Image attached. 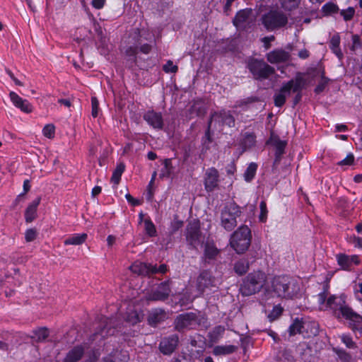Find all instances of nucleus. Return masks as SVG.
<instances>
[{"instance_id":"1","label":"nucleus","mask_w":362,"mask_h":362,"mask_svg":"<svg viewBox=\"0 0 362 362\" xmlns=\"http://www.w3.org/2000/svg\"><path fill=\"white\" fill-rule=\"evenodd\" d=\"M251 239L250 229L247 226H242L231 235L230 245L237 253L242 254L249 248Z\"/></svg>"},{"instance_id":"2","label":"nucleus","mask_w":362,"mask_h":362,"mask_svg":"<svg viewBox=\"0 0 362 362\" xmlns=\"http://www.w3.org/2000/svg\"><path fill=\"white\" fill-rule=\"evenodd\" d=\"M100 353L98 350H88L86 345L73 347L66 354L63 362H77L83 358L81 362H97Z\"/></svg>"},{"instance_id":"3","label":"nucleus","mask_w":362,"mask_h":362,"mask_svg":"<svg viewBox=\"0 0 362 362\" xmlns=\"http://www.w3.org/2000/svg\"><path fill=\"white\" fill-rule=\"evenodd\" d=\"M267 279L265 274L259 271L250 274L240 288L242 293L250 296L259 291L264 287L268 290L266 286Z\"/></svg>"},{"instance_id":"4","label":"nucleus","mask_w":362,"mask_h":362,"mask_svg":"<svg viewBox=\"0 0 362 362\" xmlns=\"http://www.w3.org/2000/svg\"><path fill=\"white\" fill-rule=\"evenodd\" d=\"M241 213L240 208L235 203L230 202L226 204L221 212L222 226L228 230L233 229L237 225V218Z\"/></svg>"},{"instance_id":"5","label":"nucleus","mask_w":362,"mask_h":362,"mask_svg":"<svg viewBox=\"0 0 362 362\" xmlns=\"http://www.w3.org/2000/svg\"><path fill=\"white\" fill-rule=\"evenodd\" d=\"M287 22V17L281 11H271L262 18V23L269 30L284 26Z\"/></svg>"},{"instance_id":"6","label":"nucleus","mask_w":362,"mask_h":362,"mask_svg":"<svg viewBox=\"0 0 362 362\" xmlns=\"http://www.w3.org/2000/svg\"><path fill=\"white\" fill-rule=\"evenodd\" d=\"M300 83L298 80L290 81L282 86L281 90L274 96V103L276 106H282L286 98L291 94V91H296L300 88Z\"/></svg>"},{"instance_id":"7","label":"nucleus","mask_w":362,"mask_h":362,"mask_svg":"<svg viewBox=\"0 0 362 362\" xmlns=\"http://www.w3.org/2000/svg\"><path fill=\"white\" fill-rule=\"evenodd\" d=\"M293 284L288 278L284 276H278L274 279L272 281V288L274 291L279 296L291 297L293 293L289 291V288Z\"/></svg>"},{"instance_id":"8","label":"nucleus","mask_w":362,"mask_h":362,"mask_svg":"<svg viewBox=\"0 0 362 362\" xmlns=\"http://www.w3.org/2000/svg\"><path fill=\"white\" fill-rule=\"evenodd\" d=\"M249 68L253 75L257 78L267 77L274 69L262 61H253L249 64Z\"/></svg>"},{"instance_id":"9","label":"nucleus","mask_w":362,"mask_h":362,"mask_svg":"<svg viewBox=\"0 0 362 362\" xmlns=\"http://www.w3.org/2000/svg\"><path fill=\"white\" fill-rule=\"evenodd\" d=\"M9 97L13 105L22 112L25 113H30L33 112V107L28 100L22 98L13 91L9 93Z\"/></svg>"},{"instance_id":"10","label":"nucleus","mask_w":362,"mask_h":362,"mask_svg":"<svg viewBox=\"0 0 362 362\" xmlns=\"http://www.w3.org/2000/svg\"><path fill=\"white\" fill-rule=\"evenodd\" d=\"M338 264L343 269H350L352 266L358 265L360 259L357 255H346L344 254H339L336 256Z\"/></svg>"},{"instance_id":"11","label":"nucleus","mask_w":362,"mask_h":362,"mask_svg":"<svg viewBox=\"0 0 362 362\" xmlns=\"http://www.w3.org/2000/svg\"><path fill=\"white\" fill-rule=\"evenodd\" d=\"M218 172L216 169L211 168L206 170L204 178V186L207 191L214 190L218 185Z\"/></svg>"},{"instance_id":"12","label":"nucleus","mask_w":362,"mask_h":362,"mask_svg":"<svg viewBox=\"0 0 362 362\" xmlns=\"http://www.w3.org/2000/svg\"><path fill=\"white\" fill-rule=\"evenodd\" d=\"M343 317L351 321L354 329L362 334V316L354 313L351 308H345L343 311Z\"/></svg>"},{"instance_id":"13","label":"nucleus","mask_w":362,"mask_h":362,"mask_svg":"<svg viewBox=\"0 0 362 362\" xmlns=\"http://www.w3.org/2000/svg\"><path fill=\"white\" fill-rule=\"evenodd\" d=\"M130 269L132 272L141 275H146L156 272V267L148 265L139 261H136L132 264L130 267Z\"/></svg>"},{"instance_id":"14","label":"nucleus","mask_w":362,"mask_h":362,"mask_svg":"<svg viewBox=\"0 0 362 362\" xmlns=\"http://www.w3.org/2000/svg\"><path fill=\"white\" fill-rule=\"evenodd\" d=\"M144 118L153 128L160 129L163 127V119L160 113L148 111L144 115Z\"/></svg>"},{"instance_id":"15","label":"nucleus","mask_w":362,"mask_h":362,"mask_svg":"<svg viewBox=\"0 0 362 362\" xmlns=\"http://www.w3.org/2000/svg\"><path fill=\"white\" fill-rule=\"evenodd\" d=\"M267 60L272 64L284 62L288 60L289 54L282 49H276L267 54Z\"/></svg>"},{"instance_id":"16","label":"nucleus","mask_w":362,"mask_h":362,"mask_svg":"<svg viewBox=\"0 0 362 362\" xmlns=\"http://www.w3.org/2000/svg\"><path fill=\"white\" fill-rule=\"evenodd\" d=\"M178 338L173 336L168 339H164L160 344V349L165 354H171L177 345Z\"/></svg>"},{"instance_id":"17","label":"nucleus","mask_w":362,"mask_h":362,"mask_svg":"<svg viewBox=\"0 0 362 362\" xmlns=\"http://www.w3.org/2000/svg\"><path fill=\"white\" fill-rule=\"evenodd\" d=\"M40 202V198L33 200L27 207L25 212V219L28 223L32 222L36 217L37 209Z\"/></svg>"},{"instance_id":"18","label":"nucleus","mask_w":362,"mask_h":362,"mask_svg":"<svg viewBox=\"0 0 362 362\" xmlns=\"http://www.w3.org/2000/svg\"><path fill=\"white\" fill-rule=\"evenodd\" d=\"M327 291H323L319 293L317 296L319 308L322 310H329V308H335L332 305V301L334 300V298H327Z\"/></svg>"},{"instance_id":"19","label":"nucleus","mask_w":362,"mask_h":362,"mask_svg":"<svg viewBox=\"0 0 362 362\" xmlns=\"http://www.w3.org/2000/svg\"><path fill=\"white\" fill-rule=\"evenodd\" d=\"M252 13L251 9H243L237 13L234 20L233 24L237 28L242 27L249 19Z\"/></svg>"},{"instance_id":"20","label":"nucleus","mask_w":362,"mask_h":362,"mask_svg":"<svg viewBox=\"0 0 362 362\" xmlns=\"http://www.w3.org/2000/svg\"><path fill=\"white\" fill-rule=\"evenodd\" d=\"M86 233H74L69 236L64 240L65 245H80L86 242L87 239Z\"/></svg>"},{"instance_id":"21","label":"nucleus","mask_w":362,"mask_h":362,"mask_svg":"<svg viewBox=\"0 0 362 362\" xmlns=\"http://www.w3.org/2000/svg\"><path fill=\"white\" fill-rule=\"evenodd\" d=\"M140 223L144 225V228L146 233L149 236H155L156 235V230L153 222L148 218H144V215L142 213L139 214Z\"/></svg>"},{"instance_id":"22","label":"nucleus","mask_w":362,"mask_h":362,"mask_svg":"<svg viewBox=\"0 0 362 362\" xmlns=\"http://www.w3.org/2000/svg\"><path fill=\"white\" fill-rule=\"evenodd\" d=\"M330 298H334V300L332 301V305L335 306V308H329V310H332L335 313H337V311H339L341 316L343 317V311L345 308H349L347 306L344 305L345 300L344 298L342 296H332Z\"/></svg>"},{"instance_id":"23","label":"nucleus","mask_w":362,"mask_h":362,"mask_svg":"<svg viewBox=\"0 0 362 362\" xmlns=\"http://www.w3.org/2000/svg\"><path fill=\"white\" fill-rule=\"evenodd\" d=\"M340 45V37L338 34L334 35L330 40V49L336 54V56L341 59L343 58V54L339 47Z\"/></svg>"},{"instance_id":"24","label":"nucleus","mask_w":362,"mask_h":362,"mask_svg":"<svg viewBox=\"0 0 362 362\" xmlns=\"http://www.w3.org/2000/svg\"><path fill=\"white\" fill-rule=\"evenodd\" d=\"M269 143L275 147L277 156H281L283 153L286 146L285 141L280 140L276 136L272 134Z\"/></svg>"},{"instance_id":"25","label":"nucleus","mask_w":362,"mask_h":362,"mask_svg":"<svg viewBox=\"0 0 362 362\" xmlns=\"http://www.w3.org/2000/svg\"><path fill=\"white\" fill-rule=\"evenodd\" d=\"M192 315L190 314L181 315L176 320V327L182 329L191 325Z\"/></svg>"},{"instance_id":"26","label":"nucleus","mask_w":362,"mask_h":362,"mask_svg":"<svg viewBox=\"0 0 362 362\" xmlns=\"http://www.w3.org/2000/svg\"><path fill=\"white\" fill-rule=\"evenodd\" d=\"M127 356L121 352L115 351L112 355L104 358L102 362H127Z\"/></svg>"},{"instance_id":"27","label":"nucleus","mask_w":362,"mask_h":362,"mask_svg":"<svg viewBox=\"0 0 362 362\" xmlns=\"http://www.w3.org/2000/svg\"><path fill=\"white\" fill-rule=\"evenodd\" d=\"M124 168L125 166L123 163H119L114 170L111 177V182H113L115 185H118L121 176L124 171Z\"/></svg>"},{"instance_id":"28","label":"nucleus","mask_w":362,"mask_h":362,"mask_svg":"<svg viewBox=\"0 0 362 362\" xmlns=\"http://www.w3.org/2000/svg\"><path fill=\"white\" fill-rule=\"evenodd\" d=\"M257 169V165L255 163H251L248 167L247 168L245 173H244V178L247 182H250L252 180L255 174Z\"/></svg>"},{"instance_id":"29","label":"nucleus","mask_w":362,"mask_h":362,"mask_svg":"<svg viewBox=\"0 0 362 362\" xmlns=\"http://www.w3.org/2000/svg\"><path fill=\"white\" fill-rule=\"evenodd\" d=\"M49 334V332L46 328H39L33 332V338L38 341L45 340Z\"/></svg>"},{"instance_id":"30","label":"nucleus","mask_w":362,"mask_h":362,"mask_svg":"<svg viewBox=\"0 0 362 362\" xmlns=\"http://www.w3.org/2000/svg\"><path fill=\"white\" fill-rule=\"evenodd\" d=\"M218 250L212 243H208L205 246L204 255L208 258H213L218 254Z\"/></svg>"},{"instance_id":"31","label":"nucleus","mask_w":362,"mask_h":362,"mask_svg":"<svg viewBox=\"0 0 362 362\" xmlns=\"http://www.w3.org/2000/svg\"><path fill=\"white\" fill-rule=\"evenodd\" d=\"M54 133H55V127L53 124H46L44 127V128L42 129L43 135L48 139L54 138Z\"/></svg>"},{"instance_id":"32","label":"nucleus","mask_w":362,"mask_h":362,"mask_svg":"<svg viewBox=\"0 0 362 362\" xmlns=\"http://www.w3.org/2000/svg\"><path fill=\"white\" fill-rule=\"evenodd\" d=\"M338 11V7L333 3H327L322 6V11L326 14L329 15L332 13H335Z\"/></svg>"},{"instance_id":"33","label":"nucleus","mask_w":362,"mask_h":362,"mask_svg":"<svg viewBox=\"0 0 362 362\" xmlns=\"http://www.w3.org/2000/svg\"><path fill=\"white\" fill-rule=\"evenodd\" d=\"M197 229H198V224L197 223L194 222L193 223H191L188 228V238H190L192 240L197 236Z\"/></svg>"},{"instance_id":"34","label":"nucleus","mask_w":362,"mask_h":362,"mask_svg":"<svg viewBox=\"0 0 362 362\" xmlns=\"http://www.w3.org/2000/svg\"><path fill=\"white\" fill-rule=\"evenodd\" d=\"M209 280L207 277L206 274H202L197 279L198 288L199 290H202L205 286L208 285Z\"/></svg>"},{"instance_id":"35","label":"nucleus","mask_w":362,"mask_h":362,"mask_svg":"<svg viewBox=\"0 0 362 362\" xmlns=\"http://www.w3.org/2000/svg\"><path fill=\"white\" fill-rule=\"evenodd\" d=\"M354 13L355 10L353 7H349L348 8L341 11V15L346 21L351 20L354 17Z\"/></svg>"},{"instance_id":"36","label":"nucleus","mask_w":362,"mask_h":362,"mask_svg":"<svg viewBox=\"0 0 362 362\" xmlns=\"http://www.w3.org/2000/svg\"><path fill=\"white\" fill-rule=\"evenodd\" d=\"M163 165L164 170L162 171L161 176H169L172 172L171 160L170 159H165L163 161Z\"/></svg>"},{"instance_id":"37","label":"nucleus","mask_w":362,"mask_h":362,"mask_svg":"<svg viewBox=\"0 0 362 362\" xmlns=\"http://www.w3.org/2000/svg\"><path fill=\"white\" fill-rule=\"evenodd\" d=\"M260 208V214L259 216V221L262 222H265L267 217V209L266 203L264 202H262L259 204Z\"/></svg>"},{"instance_id":"38","label":"nucleus","mask_w":362,"mask_h":362,"mask_svg":"<svg viewBox=\"0 0 362 362\" xmlns=\"http://www.w3.org/2000/svg\"><path fill=\"white\" fill-rule=\"evenodd\" d=\"M354 162V156L352 153H349L346 158L338 163L340 166H349Z\"/></svg>"},{"instance_id":"39","label":"nucleus","mask_w":362,"mask_h":362,"mask_svg":"<svg viewBox=\"0 0 362 362\" xmlns=\"http://www.w3.org/2000/svg\"><path fill=\"white\" fill-rule=\"evenodd\" d=\"M163 70L166 73H175L177 71V66L174 64L172 61L169 60L163 66Z\"/></svg>"},{"instance_id":"40","label":"nucleus","mask_w":362,"mask_h":362,"mask_svg":"<svg viewBox=\"0 0 362 362\" xmlns=\"http://www.w3.org/2000/svg\"><path fill=\"white\" fill-rule=\"evenodd\" d=\"M234 350V347L230 346H217L214 349L216 354H228Z\"/></svg>"},{"instance_id":"41","label":"nucleus","mask_w":362,"mask_h":362,"mask_svg":"<svg viewBox=\"0 0 362 362\" xmlns=\"http://www.w3.org/2000/svg\"><path fill=\"white\" fill-rule=\"evenodd\" d=\"M140 315L138 313L133 311L131 313L128 314L127 317V320L132 324H136V322L140 321Z\"/></svg>"},{"instance_id":"42","label":"nucleus","mask_w":362,"mask_h":362,"mask_svg":"<svg viewBox=\"0 0 362 362\" xmlns=\"http://www.w3.org/2000/svg\"><path fill=\"white\" fill-rule=\"evenodd\" d=\"M37 236V231L35 229L30 228L26 230L25 233V238L26 242L33 241Z\"/></svg>"},{"instance_id":"43","label":"nucleus","mask_w":362,"mask_h":362,"mask_svg":"<svg viewBox=\"0 0 362 362\" xmlns=\"http://www.w3.org/2000/svg\"><path fill=\"white\" fill-rule=\"evenodd\" d=\"M300 0H281L282 6L286 9H291L297 6Z\"/></svg>"},{"instance_id":"44","label":"nucleus","mask_w":362,"mask_h":362,"mask_svg":"<svg viewBox=\"0 0 362 362\" xmlns=\"http://www.w3.org/2000/svg\"><path fill=\"white\" fill-rule=\"evenodd\" d=\"M91 105H92V112H91L92 116L93 117H98V112H99V107H98L99 104H98V101L96 98L93 97L91 98Z\"/></svg>"},{"instance_id":"45","label":"nucleus","mask_w":362,"mask_h":362,"mask_svg":"<svg viewBox=\"0 0 362 362\" xmlns=\"http://www.w3.org/2000/svg\"><path fill=\"white\" fill-rule=\"evenodd\" d=\"M349 243L353 245L355 247L362 250V238L356 236H351L349 239Z\"/></svg>"},{"instance_id":"46","label":"nucleus","mask_w":362,"mask_h":362,"mask_svg":"<svg viewBox=\"0 0 362 362\" xmlns=\"http://www.w3.org/2000/svg\"><path fill=\"white\" fill-rule=\"evenodd\" d=\"M247 265L243 262H238L235 265V270L239 274H243L247 272Z\"/></svg>"},{"instance_id":"47","label":"nucleus","mask_w":362,"mask_h":362,"mask_svg":"<svg viewBox=\"0 0 362 362\" xmlns=\"http://www.w3.org/2000/svg\"><path fill=\"white\" fill-rule=\"evenodd\" d=\"M281 313L282 308L279 306H275L268 317L270 320H274L281 315Z\"/></svg>"},{"instance_id":"48","label":"nucleus","mask_w":362,"mask_h":362,"mask_svg":"<svg viewBox=\"0 0 362 362\" xmlns=\"http://www.w3.org/2000/svg\"><path fill=\"white\" fill-rule=\"evenodd\" d=\"M361 47V42L359 37L356 35H352V45L351 46V49L352 51H356Z\"/></svg>"},{"instance_id":"49","label":"nucleus","mask_w":362,"mask_h":362,"mask_svg":"<svg viewBox=\"0 0 362 362\" xmlns=\"http://www.w3.org/2000/svg\"><path fill=\"white\" fill-rule=\"evenodd\" d=\"M301 329V324L298 321L294 322L289 327V332L290 334H296V333L299 332Z\"/></svg>"},{"instance_id":"50","label":"nucleus","mask_w":362,"mask_h":362,"mask_svg":"<svg viewBox=\"0 0 362 362\" xmlns=\"http://www.w3.org/2000/svg\"><path fill=\"white\" fill-rule=\"evenodd\" d=\"M341 340L346 345V346L351 347L353 346L354 343L350 337L347 335H342Z\"/></svg>"},{"instance_id":"51","label":"nucleus","mask_w":362,"mask_h":362,"mask_svg":"<svg viewBox=\"0 0 362 362\" xmlns=\"http://www.w3.org/2000/svg\"><path fill=\"white\" fill-rule=\"evenodd\" d=\"M105 4V0H93L92 5L97 9H100Z\"/></svg>"},{"instance_id":"52","label":"nucleus","mask_w":362,"mask_h":362,"mask_svg":"<svg viewBox=\"0 0 362 362\" xmlns=\"http://www.w3.org/2000/svg\"><path fill=\"white\" fill-rule=\"evenodd\" d=\"M354 293L357 298H359V294L362 295V282L356 284L354 287Z\"/></svg>"},{"instance_id":"53","label":"nucleus","mask_w":362,"mask_h":362,"mask_svg":"<svg viewBox=\"0 0 362 362\" xmlns=\"http://www.w3.org/2000/svg\"><path fill=\"white\" fill-rule=\"evenodd\" d=\"M224 332V328L223 327H217L214 329L213 331L212 334L215 335V337H218V336L221 335Z\"/></svg>"},{"instance_id":"54","label":"nucleus","mask_w":362,"mask_h":362,"mask_svg":"<svg viewBox=\"0 0 362 362\" xmlns=\"http://www.w3.org/2000/svg\"><path fill=\"white\" fill-rule=\"evenodd\" d=\"M274 37L273 36L271 37H265L262 39V42L264 43L265 48L267 49L269 47V43L272 40H274Z\"/></svg>"},{"instance_id":"55","label":"nucleus","mask_w":362,"mask_h":362,"mask_svg":"<svg viewBox=\"0 0 362 362\" xmlns=\"http://www.w3.org/2000/svg\"><path fill=\"white\" fill-rule=\"evenodd\" d=\"M223 123L228 126H233L234 125V119L230 115H228L226 119L223 120Z\"/></svg>"},{"instance_id":"56","label":"nucleus","mask_w":362,"mask_h":362,"mask_svg":"<svg viewBox=\"0 0 362 362\" xmlns=\"http://www.w3.org/2000/svg\"><path fill=\"white\" fill-rule=\"evenodd\" d=\"M347 129V126L343 124H337L335 126L336 132H346Z\"/></svg>"},{"instance_id":"57","label":"nucleus","mask_w":362,"mask_h":362,"mask_svg":"<svg viewBox=\"0 0 362 362\" xmlns=\"http://www.w3.org/2000/svg\"><path fill=\"white\" fill-rule=\"evenodd\" d=\"M127 200L132 203L133 205H138L139 204L138 200L134 199L129 194L125 195Z\"/></svg>"},{"instance_id":"58","label":"nucleus","mask_w":362,"mask_h":362,"mask_svg":"<svg viewBox=\"0 0 362 362\" xmlns=\"http://www.w3.org/2000/svg\"><path fill=\"white\" fill-rule=\"evenodd\" d=\"M115 240H116V238L115 236H113L112 235H108L107 238V243L108 246H110V247L112 246L115 243Z\"/></svg>"},{"instance_id":"59","label":"nucleus","mask_w":362,"mask_h":362,"mask_svg":"<svg viewBox=\"0 0 362 362\" xmlns=\"http://www.w3.org/2000/svg\"><path fill=\"white\" fill-rule=\"evenodd\" d=\"M30 185L29 180H24V182H23L24 192L26 193L27 192H28L30 190Z\"/></svg>"},{"instance_id":"60","label":"nucleus","mask_w":362,"mask_h":362,"mask_svg":"<svg viewBox=\"0 0 362 362\" xmlns=\"http://www.w3.org/2000/svg\"><path fill=\"white\" fill-rule=\"evenodd\" d=\"M100 192H101V187L99 186H96V187H93V189H92V195L94 197L99 194Z\"/></svg>"},{"instance_id":"61","label":"nucleus","mask_w":362,"mask_h":362,"mask_svg":"<svg viewBox=\"0 0 362 362\" xmlns=\"http://www.w3.org/2000/svg\"><path fill=\"white\" fill-rule=\"evenodd\" d=\"M156 272L155 273L159 272V273H165L167 271L166 266L164 264H162L159 267V268L156 267Z\"/></svg>"},{"instance_id":"62","label":"nucleus","mask_w":362,"mask_h":362,"mask_svg":"<svg viewBox=\"0 0 362 362\" xmlns=\"http://www.w3.org/2000/svg\"><path fill=\"white\" fill-rule=\"evenodd\" d=\"M298 56L302 59H305L308 57V52L305 49L301 50L299 52Z\"/></svg>"},{"instance_id":"63","label":"nucleus","mask_w":362,"mask_h":362,"mask_svg":"<svg viewBox=\"0 0 362 362\" xmlns=\"http://www.w3.org/2000/svg\"><path fill=\"white\" fill-rule=\"evenodd\" d=\"M59 103L66 106V107H70L71 106V103L69 100H66V99H60L59 100Z\"/></svg>"},{"instance_id":"64","label":"nucleus","mask_w":362,"mask_h":362,"mask_svg":"<svg viewBox=\"0 0 362 362\" xmlns=\"http://www.w3.org/2000/svg\"><path fill=\"white\" fill-rule=\"evenodd\" d=\"M354 180L357 182V183H359L361 182H362V173L361 174H358V175H356L354 178Z\"/></svg>"}]
</instances>
